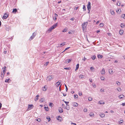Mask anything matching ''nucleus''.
Returning a JSON list of instances; mask_svg holds the SVG:
<instances>
[{"label": "nucleus", "instance_id": "obj_1", "mask_svg": "<svg viewBox=\"0 0 125 125\" xmlns=\"http://www.w3.org/2000/svg\"><path fill=\"white\" fill-rule=\"evenodd\" d=\"M88 24L87 22H84L82 24V29L83 31L86 30V27Z\"/></svg>", "mask_w": 125, "mask_h": 125}, {"label": "nucleus", "instance_id": "obj_2", "mask_svg": "<svg viewBox=\"0 0 125 125\" xmlns=\"http://www.w3.org/2000/svg\"><path fill=\"white\" fill-rule=\"evenodd\" d=\"M36 32H33V33L32 35L30 37V39H29V40L30 41H31L32 40L34 37L36 35Z\"/></svg>", "mask_w": 125, "mask_h": 125}, {"label": "nucleus", "instance_id": "obj_3", "mask_svg": "<svg viewBox=\"0 0 125 125\" xmlns=\"http://www.w3.org/2000/svg\"><path fill=\"white\" fill-rule=\"evenodd\" d=\"M53 78V76L52 75L49 76L46 78V80L48 81H50L52 80Z\"/></svg>", "mask_w": 125, "mask_h": 125}, {"label": "nucleus", "instance_id": "obj_4", "mask_svg": "<svg viewBox=\"0 0 125 125\" xmlns=\"http://www.w3.org/2000/svg\"><path fill=\"white\" fill-rule=\"evenodd\" d=\"M87 8L88 11H90L91 10V3L90 2H88L87 5Z\"/></svg>", "mask_w": 125, "mask_h": 125}, {"label": "nucleus", "instance_id": "obj_5", "mask_svg": "<svg viewBox=\"0 0 125 125\" xmlns=\"http://www.w3.org/2000/svg\"><path fill=\"white\" fill-rule=\"evenodd\" d=\"M4 26L5 27V29L6 31H9L10 29V27L9 26L5 25Z\"/></svg>", "mask_w": 125, "mask_h": 125}, {"label": "nucleus", "instance_id": "obj_6", "mask_svg": "<svg viewBox=\"0 0 125 125\" xmlns=\"http://www.w3.org/2000/svg\"><path fill=\"white\" fill-rule=\"evenodd\" d=\"M57 25V23H56L54 24L50 28L52 30L53 29L55 28Z\"/></svg>", "mask_w": 125, "mask_h": 125}, {"label": "nucleus", "instance_id": "obj_7", "mask_svg": "<svg viewBox=\"0 0 125 125\" xmlns=\"http://www.w3.org/2000/svg\"><path fill=\"white\" fill-rule=\"evenodd\" d=\"M61 81L60 80H59V81L58 82H57L56 83V86L57 87H58V86H59V85L60 84V83H61Z\"/></svg>", "mask_w": 125, "mask_h": 125}, {"label": "nucleus", "instance_id": "obj_8", "mask_svg": "<svg viewBox=\"0 0 125 125\" xmlns=\"http://www.w3.org/2000/svg\"><path fill=\"white\" fill-rule=\"evenodd\" d=\"M28 105V109L29 110L31 109L33 107V105L32 104H29Z\"/></svg>", "mask_w": 125, "mask_h": 125}, {"label": "nucleus", "instance_id": "obj_9", "mask_svg": "<svg viewBox=\"0 0 125 125\" xmlns=\"http://www.w3.org/2000/svg\"><path fill=\"white\" fill-rule=\"evenodd\" d=\"M8 16V15L6 13H5L4 14V15L3 16V18L4 19H7Z\"/></svg>", "mask_w": 125, "mask_h": 125}, {"label": "nucleus", "instance_id": "obj_10", "mask_svg": "<svg viewBox=\"0 0 125 125\" xmlns=\"http://www.w3.org/2000/svg\"><path fill=\"white\" fill-rule=\"evenodd\" d=\"M101 73L102 74H104L105 73V70L104 68H103L102 70L101 71Z\"/></svg>", "mask_w": 125, "mask_h": 125}, {"label": "nucleus", "instance_id": "obj_11", "mask_svg": "<svg viewBox=\"0 0 125 125\" xmlns=\"http://www.w3.org/2000/svg\"><path fill=\"white\" fill-rule=\"evenodd\" d=\"M71 61V60L70 59H67L65 61V62L66 63H68L70 62Z\"/></svg>", "mask_w": 125, "mask_h": 125}, {"label": "nucleus", "instance_id": "obj_12", "mask_svg": "<svg viewBox=\"0 0 125 125\" xmlns=\"http://www.w3.org/2000/svg\"><path fill=\"white\" fill-rule=\"evenodd\" d=\"M97 57L98 58L101 59V58H102L103 56V55H101L100 54H99L98 55Z\"/></svg>", "mask_w": 125, "mask_h": 125}, {"label": "nucleus", "instance_id": "obj_13", "mask_svg": "<svg viewBox=\"0 0 125 125\" xmlns=\"http://www.w3.org/2000/svg\"><path fill=\"white\" fill-rule=\"evenodd\" d=\"M100 116L102 118H103L105 116V115L104 114L101 113V114H100Z\"/></svg>", "mask_w": 125, "mask_h": 125}, {"label": "nucleus", "instance_id": "obj_14", "mask_svg": "<svg viewBox=\"0 0 125 125\" xmlns=\"http://www.w3.org/2000/svg\"><path fill=\"white\" fill-rule=\"evenodd\" d=\"M124 97V96L123 94H121L119 95L118 97L120 99H122L123 98V97Z\"/></svg>", "mask_w": 125, "mask_h": 125}, {"label": "nucleus", "instance_id": "obj_15", "mask_svg": "<svg viewBox=\"0 0 125 125\" xmlns=\"http://www.w3.org/2000/svg\"><path fill=\"white\" fill-rule=\"evenodd\" d=\"M47 89V88H46V86H45L44 87L42 88V90L43 91H46Z\"/></svg>", "mask_w": 125, "mask_h": 125}, {"label": "nucleus", "instance_id": "obj_16", "mask_svg": "<svg viewBox=\"0 0 125 125\" xmlns=\"http://www.w3.org/2000/svg\"><path fill=\"white\" fill-rule=\"evenodd\" d=\"M39 96V95L38 94L35 97V101H36L38 99V97Z\"/></svg>", "mask_w": 125, "mask_h": 125}, {"label": "nucleus", "instance_id": "obj_17", "mask_svg": "<svg viewBox=\"0 0 125 125\" xmlns=\"http://www.w3.org/2000/svg\"><path fill=\"white\" fill-rule=\"evenodd\" d=\"M17 11V10L16 9H13L12 12L14 13H16V12Z\"/></svg>", "mask_w": 125, "mask_h": 125}, {"label": "nucleus", "instance_id": "obj_18", "mask_svg": "<svg viewBox=\"0 0 125 125\" xmlns=\"http://www.w3.org/2000/svg\"><path fill=\"white\" fill-rule=\"evenodd\" d=\"M79 64H78L76 65L75 69V71H76L78 69V68H79Z\"/></svg>", "mask_w": 125, "mask_h": 125}, {"label": "nucleus", "instance_id": "obj_19", "mask_svg": "<svg viewBox=\"0 0 125 125\" xmlns=\"http://www.w3.org/2000/svg\"><path fill=\"white\" fill-rule=\"evenodd\" d=\"M110 12L111 13V14L112 15H114L115 13L114 11L113 10H110Z\"/></svg>", "mask_w": 125, "mask_h": 125}, {"label": "nucleus", "instance_id": "obj_20", "mask_svg": "<svg viewBox=\"0 0 125 125\" xmlns=\"http://www.w3.org/2000/svg\"><path fill=\"white\" fill-rule=\"evenodd\" d=\"M125 26V24L124 23H122L120 24V26L122 28H124V26Z\"/></svg>", "mask_w": 125, "mask_h": 125}, {"label": "nucleus", "instance_id": "obj_21", "mask_svg": "<svg viewBox=\"0 0 125 125\" xmlns=\"http://www.w3.org/2000/svg\"><path fill=\"white\" fill-rule=\"evenodd\" d=\"M96 58V57L95 55H94L93 56L91 57V58L93 60H94Z\"/></svg>", "mask_w": 125, "mask_h": 125}, {"label": "nucleus", "instance_id": "obj_22", "mask_svg": "<svg viewBox=\"0 0 125 125\" xmlns=\"http://www.w3.org/2000/svg\"><path fill=\"white\" fill-rule=\"evenodd\" d=\"M65 108L67 110H69V109L70 108V106H69V105H66Z\"/></svg>", "mask_w": 125, "mask_h": 125}, {"label": "nucleus", "instance_id": "obj_23", "mask_svg": "<svg viewBox=\"0 0 125 125\" xmlns=\"http://www.w3.org/2000/svg\"><path fill=\"white\" fill-rule=\"evenodd\" d=\"M65 42H64L60 44V45H59V47H61L62 46H64L65 44Z\"/></svg>", "mask_w": 125, "mask_h": 125}, {"label": "nucleus", "instance_id": "obj_24", "mask_svg": "<svg viewBox=\"0 0 125 125\" xmlns=\"http://www.w3.org/2000/svg\"><path fill=\"white\" fill-rule=\"evenodd\" d=\"M78 105V104L77 103L74 102L73 103V105L75 106L76 107Z\"/></svg>", "mask_w": 125, "mask_h": 125}, {"label": "nucleus", "instance_id": "obj_25", "mask_svg": "<svg viewBox=\"0 0 125 125\" xmlns=\"http://www.w3.org/2000/svg\"><path fill=\"white\" fill-rule=\"evenodd\" d=\"M99 103L100 104H104V102H103V101H99Z\"/></svg>", "mask_w": 125, "mask_h": 125}, {"label": "nucleus", "instance_id": "obj_26", "mask_svg": "<svg viewBox=\"0 0 125 125\" xmlns=\"http://www.w3.org/2000/svg\"><path fill=\"white\" fill-rule=\"evenodd\" d=\"M84 75H83L82 74H81L79 76V77L80 78H84Z\"/></svg>", "mask_w": 125, "mask_h": 125}, {"label": "nucleus", "instance_id": "obj_27", "mask_svg": "<svg viewBox=\"0 0 125 125\" xmlns=\"http://www.w3.org/2000/svg\"><path fill=\"white\" fill-rule=\"evenodd\" d=\"M121 17L122 18L125 19V14H122Z\"/></svg>", "mask_w": 125, "mask_h": 125}, {"label": "nucleus", "instance_id": "obj_28", "mask_svg": "<svg viewBox=\"0 0 125 125\" xmlns=\"http://www.w3.org/2000/svg\"><path fill=\"white\" fill-rule=\"evenodd\" d=\"M10 80V79H6L5 81V82H7L8 83H9L10 82H9V81Z\"/></svg>", "mask_w": 125, "mask_h": 125}, {"label": "nucleus", "instance_id": "obj_29", "mask_svg": "<svg viewBox=\"0 0 125 125\" xmlns=\"http://www.w3.org/2000/svg\"><path fill=\"white\" fill-rule=\"evenodd\" d=\"M46 118L47 119H48V122H49L51 120V118H50V117L49 116H47V117H46Z\"/></svg>", "mask_w": 125, "mask_h": 125}, {"label": "nucleus", "instance_id": "obj_30", "mask_svg": "<svg viewBox=\"0 0 125 125\" xmlns=\"http://www.w3.org/2000/svg\"><path fill=\"white\" fill-rule=\"evenodd\" d=\"M67 29L66 28H65L63 29L62 31L63 32H66L67 31Z\"/></svg>", "mask_w": 125, "mask_h": 125}, {"label": "nucleus", "instance_id": "obj_31", "mask_svg": "<svg viewBox=\"0 0 125 125\" xmlns=\"http://www.w3.org/2000/svg\"><path fill=\"white\" fill-rule=\"evenodd\" d=\"M61 109L59 110V112L60 113H62L63 112V110L62 109V108H61Z\"/></svg>", "mask_w": 125, "mask_h": 125}, {"label": "nucleus", "instance_id": "obj_32", "mask_svg": "<svg viewBox=\"0 0 125 125\" xmlns=\"http://www.w3.org/2000/svg\"><path fill=\"white\" fill-rule=\"evenodd\" d=\"M44 108L45 109V110L46 111H48V107H46L45 106L44 107Z\"/></svg>", "mask_w": 125, "mask_h": 125}, {"label": "nucleus", "instance_id": "obj_33", "mask_svg": "<svg viewBox=\"0 0 125 125\" xmlns=\"http://www.w3.org/2000/svg\"><path fill=\"white\" fill-rule=\"evenodd\" d=\"M4 75L3 74V73L2 72L1 73V77L2 79H3L4 77Z\"/></svg>", "mask_w": 125, "mask_h": 125}, {"label": "nucleus", "instance_id": "obj_34", "mask_svg": "<svg viewBox=\"0 0 125 125\" xmlns=\"http://www.w3.org/2000/svg\"><path fill=\"white\" fill-rule=\"evenodd\" d=\"M119 33L121 35L123 33V31L122 30H120L119 31Z\"/></svg>", "mask_w": 125, "mask_h": 125}, {"label": "nucleus", "instance_id": "obj_35", "mask_svg": "<svg viewBox=\"0 0 125 125\" xmlns=\"http://www.w3.org/2000/svg\"><path fill=\"white\" fill-rule=\"evenodd\" d=\"M83 11H85L86 10L85 6V5H83Z\"/></svg>", "mask_w": 125, "mask_h": 125}, {"label": "nucleus", "instance_id": "obj_36", "mask_svg": "<svg viewBox=\"0 0 125 125\" xmlns=\"http://www.w3.org/2000/svg\"><path fill=\"white\" fill-rule=\"evenodd\" d=\"M54 15H55V18L54 20H55L57 19L56 17L58 16V15L56 13H55Z\"/></svg>", "mask_w": 125, "mask_h": 125}, {"label": "nucleus", "instance_id": "obj_37", "mask_svg": "<svg viewBox=\"0 0 125 125\" xmlns=\"http://www.w3.org/2000/svg\"><path fill=\"white\" fill-rule=\"evenodd\" d=\"M63 101L66 104V105H67L69 103V102H66L65 101H64V100H63Z\"/></svg>", "mask_w": 125, "mask_h": 125}, {"label": "nucleus", "instance_id": "obj_38", "mask_svg": "<svg viewBox=\"0 0 125 125\" xmlns=\"http://www.w3.org/2000/svg\"><path fill=\"white\" fill-rule=\"evenodd\" d=\"M109 73H111L113 72V70L111 69H109Z\"/></svg>", "mask_w": 125, "mask_h": 125}, {"label": "nucleus", "instance_id": "obj_39", "mask_svg": "<svg viewBox=\"0 0 125 125\" xmlns=\"http://www.w3.org/2000/svg\"><path fill=\"white\" fill-rule=\"evenodd\" d=\"M44 99L43 98H42L40 100V102H44L43 100Z\"/></svg>", "mask_w": 125, "mask_h": 125}, {"label": "nucleus", "instance_id": "obj_40", "mask_svg": "<svg viewBox=\"0 0 125 125\" xmlns=\"http://www.w3.org/2000/svg\"><path fill=\"white\" fill-rule=\"evenodd\" d=\"M70 47H67V48H66L65 49V50L63 51L62 52V53L63 52H64L65 51H66V50L68 49H69L70 48Z\"/></svg>", "mask_w": 125, "mask_h": 125}, {"label": "nucleus", "instance_id": "obj_41", "mask_svg": "<svg viewBox=\"0 0 125 125\" xmlns=\"http://www.w3.org/2000/svg\"><path fill=\"white\" fill-rule=\"evenodd\" d=\"M58 118H57V119L59 121H61L62 120V118H61L59 119Z\"/></svg>", "mask_w": 125, "mask_h": 125}, {"label": "nucleus", "instance_id": "obj_42", "mask_svg": "<svg viewBox=\"0 0 125 125\" xmlns=\"http://www.w3.org/2000/svg\"><path fill=\"white\" fill-rule=\"evenodd\" d=\"M92 98L91 97H89L88 98V100L89 101H91L92 100Z\"/></svg>", "mask_w": 125, "mask_h": 125}, {"label": "nucleus", "instance_id": "obj_43", "mask_svg": "<svg viewBox=\"0 0 125 125\" xmlns=\"http://www.w3.org/2000/svg\"><path fill=\"white\" fill-rule=\"evenodd\" d=\"M118 91H121V89L120 87H118L117 89Z\"/></svg>", "mask_w": 125, "mask_h": 125}, {"label": "nucleus", "instance_id": "obj_44", "mask_svg": "<svg viewBox=\"0 0 125 125\" xmlns=\"http://www.w3.org/2000/svg\"><path fill=\"white\" fill-rule=\"evenodd\" d=\"M49 63L48 62H45L44 64V65L45 66H46Z\"/></svg>", "mask_w": 125, "mask_h": 125}, {"label": "nucleus", "instance_id": "obj_45", "mask_svg": "<svg viewBox=\"0 0 125 125\" xmlns=\"http://www.w3.org/2000/svg\"><path fill=\"white\" fill-rule=\"evenodd\" d=\"M99 26L100 27H102L103 26L104 24L103 23H101L100 24Z\"/></svg>", "mask_w": 125, "mask_h": 125}, {"label": "nucleus", "instance_id": "obj_46", "mask_svg": "<svg viewBox=\"0 0 125 125\" xmlns=\"http://www.w3.org/2000/svg\"><path fill=\"white\" fill-rule=\"evenodd\" d=\"M116 83L118 85H120V83L118 81H116Z\"/></svg>", "mask_w": 125, "mask_h": 125}, {"label": "nucleus", "instance_id": "obj_47", "mask_svg": "<svg viewBox=\"0 0 125 125\" xmlns=\"http://www.w3.org/2000/svg\"><path fill=\"white\" fill-rule=\"evenodd\" d=\"M64 69L65 70H70L71 69V68L70 67L64 68Z\"/></svg>", "mask_w": 125, "mask_h": 125}, {"label": "nucleus", "instance_id": "obj_48", "mask_svg": "<svg viewBox=\"0 0 125 125\" xmlns=\"http://www.w3.org/2000/svg\"><path fill=\"white\" fill-rule=\"evenodd\" d=\"M52 30H51V28H50L47 31H48V32H51V31H52Z\"/></svg>", "mask_w": 125, "mask_h": 125}, {"label": "nucleus", "instance_id": "obj_49", "mask_svg": "<svg viewBox=\"0 0 125 125\" xmlns=\"http://www.w3.org/2000/svg\"><path fill=\"white\" fill-rule=\"evenodd\" d=\"M65 87H66V91L67 92V91H68V88L67 87V85L65 84Z\"/></svg>", "mask_w": 125, "mask_h": 125}, {"label": "nucleus", "instance_id": "obj_50", "mask_svg": "<svg viewBox=\"0 0 125 125\" xmlns=\"http://www.w3.org/2000/svg\"><path fill=\"white\" fill-rule=\"evenodd\" d=\"M53 105V104H52V103H50L49 105H50V106L51 107L52 106V105Z\"/></svg>", "mask_w": 125, "mask_h": 125}, {"label": "nucleus", "instance_id": "obj_51", "mask_svg": "<svg viewBox=\"0 0 125 125\" xmlns=\"http://www.w3.org/2000/svg\"><path fill=\"white\" fill-rule=\"evenodd\" d=\"M78 97V96L77 95H74V98L75 99L76 98H77Z\"/></svg>", "mask_w": 125, "mask_h": 125}, {"label": "nucleus", "instance_id": "obj_52", "mask_svg": "<svg viewBox=\"0 0 125 125\" xmlns=\"http://www.w3.org/2000/svg\"><path fill=\"white\" fill-rule=\"evenodd\" d=\"M3 73L4 74H5V72H6V70H3Z\"/></svg>", "mask_w": 125, "mask_h": 125}, {"label": "nucleus", "instance_id": "obj_53", "mask_svg": "<svg viewBox=\"0 0 125 125\" xmlns=\"http://www.w3.org/2000/svg\"><path fill=\"white\" fill-rule=\"evenodd\" d=\"M94 115V114H93V113H91L89 114V115L90 116H91L92 115Z\"/></svg>", "mask_w": 125, "mask_h": 125}, {"label": "nucleus", "instance_id": "obj_54", "mask_svg": "<svg viewBox=\"0 0 125 125\" xmlns=\"http://www.w3.org/2000/svg\"><path fill=\"white\" fill-rule=\"evenodd\" d=\"M100 78L102 80H104V78L103 76L101 77Z\"/></svg>", "mask_w": 125, "mask_h": 125}, {"label": "nucleus", "instance_id": "obj_55", "mask_svg": "<svg viewBox=\"0 0 125 125\" xmlns=\"http://www.w3.org/2000/svg\"><path fill=\"white\" fill-rule=\"evenodd\" d=\"M2 69L3 70H6V66H4L3 68H2Z\"/></svg>", "mask_w": 125, "mask_h": 125}, {"label": "nucleus", "instance_id": "obj_56", "mask_svg": "<svg viewBox=\"0 0 125 125\" xmlns=\"http://www.w3.org/2000/svg\"><path fill=\"white\" fill-rule=\"evenodd\" d=\"M100 91L101 92H104V89H101L100 90Z\"/></svg>", "mask_w": 125, "mask_h": 125}, {"label": "nucleus", "instance_id": "obj_57", "mask_svg": "<svg viewBox=\"0 0 125 125\" xmlns=\"http://www.w3.org/2000/svg\"><path fill=\"white\" fill-rule=\"evenodd\" d=\"M87 110L86 108H84V111L85 112H87Z\"/></svg>", "mask_w": 125, "mask_h": 125}, {"label": "nucleus", "instance_id": "obj_58", "mask_svg": "<svg viewBox=\"0 0 125 125\" xmlns=\"http://www.w3.org/2000/svg\"><path fill=\"white\" fill-rule=\"evenodd\" d=\"M117 5L119 6H120V3L118 2L117 3Z\"/></svg>", "mask_w": 125, "mask_h": 125}, {"label": "nucleus", "instance_id": "obj_59", "mask_svg": "<svg viewBox=\"0 0 125 125\" xmlns=\"http://www.w3.org/2000/svg\"><path fill=\"white\" fill-rule=\"evenodd\" d=\"M117 12L118 11L119 12H121V9H119L117 10Z\"/></svg>", "mask_w": 125, "mask_h": 125}, {"label": "nucleus", "instance_id": "obj_60", "mask_svg": "<svg viewBox=\"0 0 125 125\" xmlns=\"http://www.w3.org/2000/svg\"><path fill=\"white\" fill-rule=\"evenodd\" d=\"M90 69L92 71V70H93V69H94V68L93 67H90Z\"/></svg>", "mask_w": 125, "mask_h": 125}, {"label": "nucleus", "instance_id": "obj_61", "mask_svg": "<svg viewBox=\"0 0 125 125\" xmlns=\"http://www.w3.org/2000/svg\"><path fill=\"white\" fill-rule=\"evenodd\" d=\"M62 93L63 94V96H66V94H64V93Z\"/></svg>", "mask_w": 125, "mask_h": 125}, {"label": "nucleus", "instance_id": "obj_62", "mask_svg": "<svg viewBox=\"0 0 125 125\" xmlns=\"http://www.w3.org/2000/svg\"><path fill=\"white\" fill-rule=\"evenodd\" d=\"M121 105H122L123 106H125V103H123Z\"/></svg>", "mask_w": 125, "mask_h": 125}, {"label": "nucleus", "instance_id": "obj_63", "mask_svg": "<svg viewBox=\"0 0 125 125\" xmlns=\"http://www.w3.org/2000/svg\"><path fill=\"white\" fill-rule=\"evenodd\" d=\"M87 59V58L85 57H84V59H82V60H84V61H85Z\"/></svg>", "mask_w": 125, "mask_h": 125}, {"label": "nucleus", "instance_id": "obj_64", "mask_svg": "<svg viewBox=\"0 0 125 125\" xmlns=\"http://www.w3.org/2000/svg\"><path fill=\"white\" fill-rule=\"evenodd\" d=\"M74 18H71L70 19V20L73 21L74 20Z\"/></svg>", "mask_w": 125, "mask_h": 125}]
</instances>
